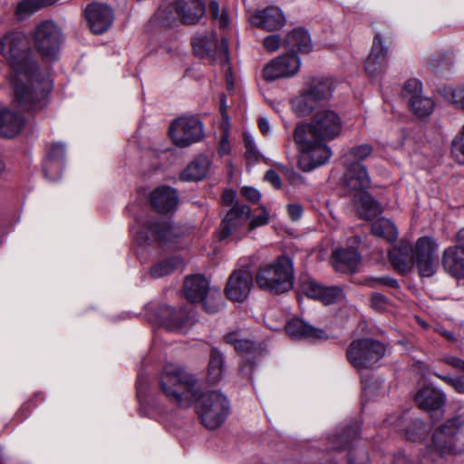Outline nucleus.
<instances>
[{
	"instance_id": "f257e3e1",
	"label": "nucleus",
	"mask_w": 464,
	"mask_h": 464,
	"mask_svg": "<svg viewBox=\"0 0 464 464\" xmlns=\"http://www.w3.org/2000/svg\"><path fill=\"white\" fill-rule=\"evenodd\" d=\"M0 53L8 63L14 102L25 112L37 113L47 104L52 81L42 71L22 33L8 32L0 39Z\"/></svg>"
},
{
	"instance_id": "f03ea898",
	"label": "nucleus",
	"mask_w": 464,
	"mask_h": 464,
	"mask_svg": "<svg viewBox=\"0 0 464 464\" xmlns=\"http://www.w3.org/2000/svg\"><path fill=\"white\" fill-rule=\"evenodd\" d=\"M160 389L179 408H188L198 401V415L208 430L218 428L229 413V402L225 395L216 391L202 393L198 379L179 365L169 363L164 366Z\"/></svg>"
},
{
	"instance_id": "7ed1b4c3",
	"label": "nucleus",
	"mask_w": 464,
	"mask_h": 464,
	"mask_svg": "<svg viewBox=\"0 0 464 464\" xmlns=\"http://www.w3.org/2000/svg\"><path fill=\"white\" fill-rule=\"evenodd\" d=\"M342 131L340 118H310L299 123L295 130L294 139L300 149L298 166L304 171L326 164L332 157L327 141L336 138Z\"/></svg>"
},
{
	"instance_id": "20e7f679",
	"label": "nucleus",
	"mask_w": 464,
	"mask_h": 464,
	"mask_svg": "<svg viewBox=\"0 0 464 464\" xmlns=\"http://www.w3.org/2000/svg\"><path fill=\"white\" fill-rule=\"evenodd\" d=\"M334 91L332 79H314L298 96L291 100L292 111L298 116H339L341 111L331 102Z\"/></svg>"
},
{
	"instance_id": "39448f33",
	"label": "nucleus",
	"mask_w": 464,
	"mask_h": 464,
	"mask_svg": "<svg viewBox=\"0 0 464 464\" xmlns=\"http://www.w3.org/2000/svg\"><path fill=\"white\" fill-rule=\"evenodd\" d=\"M464 425V417L456 416L435 429L431 443L427 445L419 464H443V459L456 454L455 438L459 429Z\"/></svg>"
},
{
	"instance_id": "423d86ee",
	"label": "nucleus",
	"mask_w": 464,
	"mask_h": 464,
	"mask_svg": "<svg viewBox=\"0 0 464 464\" xmlns=\"http://www.w3.org/2000/svg\"><path fill=\"white\" fill-rule=\"evenodd\" d=\"M294 268L290 258L282 256L261 266L256 273L257 286L274 294H283L293 287Z\"/></svg>"
},
{
	"instance_id": "0eeeda50",
	"label": "nucleus",
	"mask_w": 464,
	"mask_h": 464,
	"mask_svg": "<svg viewBox=\"0 0 464 464\" xmlns=\"http://www.w3.org/2000/svg\"><path fill=\"white\" fill-rule=\"evenodd\" d=\"M192 45L196 55L211 57L215 60H219L220 63L226 65L225 76L227 88L228 91H232L234 88V78L231 67L228 64L229 51L227 39L221 37V40L218 41L217 35L211 34L204 37L194 38Z\"/></svg>"
},
{
	"instance_id": "6e6552de",
	"label": "nucleus",
	"mask_w": 464,
	"mask_h": 464,
	"mask_svg": "<svg viewBox=\"0 0 464 464\" xmlns=\"http://www.w3.org/2000/svg\"><path fill=\"white\" fill-rule=\"evenodd\" d=\"M384 346L372 339L353 341L346 351L351 364L357 370L373 367L384 355Z\"/></svg>"
},
{
	"instance_id": "1a4fd4ad",
	"label": "nucleus",
	"mask_w": 464,
	"mask_h": 464,
	"mask_svg": "<svg viewBox=\"0 0 464 464\" xmlns=\"http://www.w3.org/2000/svg\"><path fill=\"white\" fill-rule=\"evenodd\" d=\"M32 40L44 58L55 59L63 43V34L54 22L44 21L32 32Z\"/></svg>"
},
{
	"instance_id": "9d476101",
	"label": "nucleus",
	"mask_w": 464,
	"mask_h": 464,
	"mask_svg": "<svg viewBox=\"0 0 464 464\" xmlns=\"http://www.w3.org/2000/svg\"><path fill=\"white\" fill-rule=\"evenodd\" d=\"M438 249L439 245L430 237H421L411 246V258L421 276L435 274L439 264Z\"/></svg>"
},
{
	"instance_id": "9b49d317",
	"label": "nucleus",
	"mask_w": 464,
	"mask_h": 464,
	"mask_svg": "<svg viewBox=\"0 0 464 464\" xmlns=\"http://www.w3.org/2000/svg\"><path fill=\"white\" fill-rule=\"evenodd\" d=\"M169 134L177 146L188 147L204 137L203 124L198 118H176Z\"/></svg>"
},
{
	"instance_id": "f8f14e48",
	"label": "nucleus",
	"mask_w": 464,
	"mask_h": 464,
	"mask_svg": "<svg viewBox=\"0 0 464 464\" xmlns=\"http://www.w3.org/2000/svg\"><path fill=\"white\" fill-rule=\"evenodd\" d=\"M159 322L169 332L185 333L195 322L192 306L185 305L175 309L169 305H161L158 312Z\"/></svg>"
},
{
	"instance_id": "ddd939ff",
	"label": "nucleus",
	"mask_w": 464,
	"mask_h": 464,
	"mask_svg": "<svg viewBox=\"0 0 464 464\" xmlns=\"http://www.w3.org/2000/svg\"><path fill=\"white\" fill-rule=\"evenodd\" d=\"M250 208L246 205L236 204L226 215L218 230L219 240L233 237L239 239L244 234V228L250 218Z\"/></svg>"
},
{
	"instance_id": "4468645a",
	"label": "nucleus",
	"mask_w": 464,
	"mask_h": 464,
	"mask_svg": "<svg viewBox=\"0 0 464 464\" xmlns=\"http://www.w3.org/2000/svg\"><path fill=\"white\" fill-rule=\"evenodd\" d=\"M301 61L295 53H285L271 60L263 69L266 81L295 76L300 70Z\"/></svg>"
},
{
	"instance_id": "2eb2a0df",
	"label": "nucleus",
	"mask_w": 464,
	"mask_h": 464,
	"mask_svg": "<svg viewBox=\"0 0 464 464\" xmlns=\"http://www.w3.org/2000/svg\"><path fill=\"white\" fill-rule=\"evenodd\" d=\"M252 285L253 276L249 268L235 270L227 280L226 295L234 302H243L248 297Z\"/></svg>"
},
{
	"instance_id": "dca6fc26",
	"label": "nucleus",
	"mask_w": 464,
	"mask_h": 464,
	"mask_svg": "<svg viewBox=\"0 0 464 464\" xmlns=\"http://www.w3.org/2000/svg\"><path fill=\"white\" fill-rule=\"evenodd\" d=\"M84 16L90 30L95 34L106 32L113 22L112 9L101 3H92L84 10Z\"/></svg>"
},
{
	"instance_id": "f3484780",
	"label": "nucleus",
	"mask_w": 464,
	"mask_h": 464,
	"mask_svg": "<svg viewBox=\"0 0 464 464\" xmlns=\"http://www.w3.org/2000/svg\"><path fill=\"white\" fill-rule=\"evenodd\" d=\"M249 20L256 27L267 32L278 31L286 23V18L281 8L274 5L256 10Z\"/></svg>"
},
{
	"instance_id": "a211bd4d",
	"label": "nucleus",
	"mask_w": 464,
	"mask_h": 464,
	"mask_svg": "<svg viewBox=\"0 0 464 464\" xmlns=\"http://www.w3.org/2000/svg\"><path fill=\"white\" fill-rule=\"evenodd\" d=\"M176 236L174 228L164 220H148L137 231L136 237L140 244L150 243L153 240L169 242Z\"/></svg>"
},
{
	"instance_id": "6ab92c4d",
	"label": "nucleus",
	"mask_w": 464,
	"mask_h": 464,
	"mask_svg": "<svg viewBox=\"0 0 464 464\" xmlns=\"http://www.w3.org/2000/svg\"><path fill=\"white\" fill-rule=\"evenodd\" d=\"M365 72L370 77H378L384 73L387 68V47L378 33L373 38L371 53L365 63Z\"/></svg>"
},
{
	"instance_id": "aec40b11",
	"label": "nucleus",
	"mask_w": 464,
	"mask_h": 464,
	"mask_svg": "<svg viewBox=\"0 0 464 464\" xmlns=\"http://www.w3.org/2000/svg\"><path fill=\"white\" fill-rule=\"evenodd\" d=\"M303 291L309 298L319 300L324 304H335L344 298V293L341 287L325 286L312 280L303 284Z\"/></svg>"
},
{
	"instance_id": "412c9836",
	"label": "nucleus",
	"mask_w": 464,
	"mask_h": 464,
	"mask_svg": "<svg viewBox=\"0 0 464 464\" xmlns=\"http://www.w3.org/2000/svg\"><path fill=\"white\" fill-rule=\"evenodd\" d=\"M406 414L389 415L384 420L386 427H392L395 431H405L408 440H421L427 432V425L420 420H415L409 427L405 426Z\"/></svg>"
},
{
	"instance_id": "4be33fe9",
	"label": "nucleus",
	"mask_w": 464,
	"mask_h": 464,
	"mask_svg": "<svg viewBox=\"0 0 464 464\" xmlns=\"http://www.w3.org/2000/svg\"><path fill=\"white\" fill-rule=\"evenodd\" d=\"M65 146L63 143L53 144L43 163L44 176L50 181H56L61 178L63 168Z\"/></svg>"
},
{
	"instance_id": "5701e85b",
	"label": "nucleus",
	"mask_w": 464,
	"mask_h": 464,
	"mask_svg": "<svg viewBox=\"0 0 464 464\" xmlns=\"http://www.w3.org/2000/svg\"><path fill=\"white\" fill-rule=\"evenodd\" d=\"M344 186L359 194L364 192L371 185V179L364 165L353 162L343 176Z\"/></svg>"
},
{
	"instance_id": "b1692460",
	"label": "nucleus",
	"mask_w": 464,
	"mask_h": 464,
	"mask_svg": "<svg viewBox=\"0 0 464 464\" xmlns=\"http://www.w3.org/2000/svg\"><path fill=\"white\" fill-rule=\"evenodd\" d=\"M150 204L160 213H168L174 210L179 202L178 193L168 186H161L150 194Z\"/></svg>"
},
{
	"instance_id": "393cba45",
	"label": "nucleus",
	"mask_w": 464,
	"mask_h": 464,
	"mask_svg": "<svg viewBox=\"0 0 464 464\" xmlns=\"http://www.w3.org/2000/svg\"><path fill=\"white\" fill-rule=\"evenodd\" d=\"M417 405L427 411H440L445 403V394L431 386L420 389L415 395Z\"/></svg>"
},
{
	"instance_id": "a878e982",
	"label": "nucleus",
	"mask_w": 464,
	"mask_h": 464,
	"mask_svg": "<svg viewBox=\"0 0 464 464\" xmlns=\"http://www.w3.org/2000/svg\"><path fill=\"white\" fill-rule=\"evenodd\" d=\"M389 259L392 266L401 274L410 272L411 267L414 266L410 242L402 240L397 246L391 249Z\"/></svg>"
},
{
	"instance_id": "bb28decb",
	"label": "nucleus",
	"mask_w": 464,
	"mask_h": 464,
	"mask_svg": "<svg viewBox=\"0 0 464 464\" xmlns=\"http://www.w3.org/2000/svg\"><path fill=\"white\" fill-rule=\"evenodd\" d=\"M283 46L292 53H309L313 44L309 33L304 28H295L283 40Z\"/></svg>"
},
{
	"instance_id": "cd10ccee",
	"label": "nucleus",
	"mask_w": 464,
	"mask_h": 464,
	"mask_svg": "<svg viewBox=\"0 0 464 464\" xmlns=\"http://www.w3.org/2000/svg\"><path fill=\"white\" fill-rule=\"evenodd\" d=\"M286 333L295 339L324 340L327 338L325 332L306 324L301 319H293L285 325Z\"/></svg>"
},
{
	"instance_id": "c85d7f7f",
	"label": "nucleus",
	"mask_w": 464,
	"mask_h": 464,
	"mask_svg": "<svg viewBox=\"0 0 464 464\" xmlns=\"http://www.w3.org/2000/svg\"><path fill=\"white\" fill-rule=\"evenodd\" d=\"M179 20L186 24H195L205 14L201 0H176Z\"/></svg>"
},
{
	"instance_id": "c756f323",
	"label": "nucleus",
	"mask_w": 464,
	"mask_h": 464,
	"mask_svg": "<svg viewBox=\"0 0 464 464\" xmlns=\"http://www.w3.org/2000/svg\"><path fill=\"white\" fill-rule=\"evenodd\" d=\"M210 290L208 279L201 275L188 276L184 281V294L191 303L200 302Z\"/></svg>"
},
{
	"instance_id": "7c9ffc66",
	"label": "nucleus",
	"mask_w": 464,
	"mask_h": 464,
	"mask_svg": "<svg viewBox=\"0 0 464 464\" xmlns=\"http://www.w3.org/2000/svg\"><path fill=\"white\" fill-rule=\"evenodd\" d=\"M360 262L359 254L353 248L335 249L332 254V264L334 268L341 273H351L355 271Z\"/></svg>"
},
{
	"instance_id": "2f4dec72",
	"label": "nucleus",
	"mask_w": 464,
	"mask_h": 464,
	"mask_svg": "<svg viewBox=\"0 0 464 464\" xmlns=\"http://www.w3.org/2000/svg\"><path fill=\"white\" fill-rule=\"evenodd\" d=\"M442 266L449 274L459 277L464 275V250L457 246L446 248L442 255Z\"/></svg>"
},
{
	"instance_id": "473e14b6",
	"label": "nucleus",
	"mask_w": 464,
	"mask_h": 464,
	"mask_svg": "<svg viewBox=\"0 0 464 464\" xmlns=\"http://www.w3.org/2000/svg\"><path fill=\"white\" fill-rule=\"evenodd\" d=\"M210 164V160L207 156L201 155L182 170L180 179L184 181H199L207 176Z\"/></svg>"
},
{
	"instance_id": "72a5a7b5",
	"label": "nucleus",
	"mask_w": 464,
	"mask_h": 464,
	"mask_svg": "<svg viewBox=\"0 0 464 464\" xmlns=\"http://www.w3.org/2000/svg\"><path fill=\"white\" fill-rule=\"evenodd\" d=\"M360 424L353 421L342 431L329 438L333 450H349L353 441L359 437Z\"/></svg>"
},
{
	"instance_id": "f704fd0d",
	"label": "nucleus",
	"mask_w": 464,
	"mask_h": 464,
	"mask_svg": "<svg viewBox=\"0 0 464 464\" xmlns=\"http://www.w3.org/2000/svg\"><path fill=\"white\" fill-rule=\"evenodd\" d=\"M25 125V118H0V136L13 139L23 131Z\"/></svg>"
},
{
	"instance_id": "c9c22d12",
	"label": "nucleus",
	"mask_w": 464,
	"mask_h": 464,
	"mask_svg": "<svg viewBox=\"0 0 464 464\" xmlns=\"http://www.w3.org/2000/svg\"><path fill=\"white\" fill-rule=\"evenodd\" d=\"M179 20L176 3L160 7L155 13L152 21L160 26H170Z\"/></svg>"
},
{
	"instance_id": "e433bc0d",
	"label": "nucleus",
	"mask_w": 464,
	"mask_h": 464,
	"mask_svg": "<svg viewBox=\"0 0 464 464\" xmlns=\"http://www.w3.org/2000/svg\"><path fill=\"white\" fill-rule=\"evenodd\" d=\"M372 233L379 237L385 238L387 241H394L398 236L394 224L390 219L383 218L372 223Z\"/></svg>"
},
{
	"instance_id": "4c0bfd02",
	"label": "nucleus",
	"mask_w": 464,
	"mask_h": 464,
	"mask_svg": "<svg viewBox=\"0 0 464 464\" xmlns=\"http://www.w3.org/2000/svg\"><path fill=\"white\" fill-rule=\"evenodd\" d=\"M223 363L222 354L216 348H212L208 369V380L210 383L215 384L222 378Z\"/></svg>"
},
{
	"instance_id": "58836bf2",
	"label": "nucleus",
	"mask_w": 464,
	"mask_h": 464,
	"mask_svg": "<svg viewBox=\"0 0 464 464\" xmlns=\"http://www.w3.org/2000/svg\"><path fill=\"white\" fill-rule=\"evenodd\" d=\"M356 203L359 205L362 216L370 219L381 213V206L369 194L362 192L359 194Z\"/></svg>"
},
{
	"instance_id": "ea45409f",
	"label": "nucleus",
	"mask_w": 464,
	"mask_h": 464,
	"mask_svg": "<svg viewBox=\"0 0 464 464\" xmlns=\"http://www.w3.org/2000/svg\"><path fill=\"white\" fill-rule=\"evenodd\" d=\"M181 264V260L177 256H171L156 263L150 270V275L153 278H160L172 273Z\"/></svg>"
},
{
	"instance_id": "a19ab883",
	"label": "nucleus",
	"mask_w": 464,
	"mask_h": 464,
	"mask_svg": "<svg viewBox=\"0 0 464 464\" xmlns=\"http://www.w3.org/2000/svg\"><path fill=\"white\" fill-rule=\"evenodd\" d=\"M409 106L415 116H430L435 103L432 99L420 95L417 99H411Z\"/></svg>"
},
{
	"instance_id": "79ce46f5",
	"label": "nucleus",
	"mask_w": 464,
	"mask_h": 464,
	"mask_svg": "<svg viewBox=\"0 0 464 464\" xmlns=\"http://www.w3.org/2000/svg\"><path fill=\"white\" fill-rule=\"evenodd\" d=\"M225 340L227 343L234 346L237 353L242 354L251 353L255 349V344L246 339L241 338V334L238 332H232L225 336Z\"/></svg>"
},
{
	"instance_id": "37998d69",
	"label": "nucleus",
	"mask_w": 464,
	"mask_h": 464,
	"mask_svg": "<svg viewBox=\"0 0 464 464\" xmlns=\"http://www.w3.org/2000/svg\"><path fill=\"white\" fill-rule=\"evenodd\" d=\"M200 302L208 314L218 313L223 306L222 295L218 288H211Z\"/></svg>"
},
{
	"instance_id": "c03bdc74",
	"label": "nucleus",
	"mask_w": 464,
	"mask_h": 464,
	"mask_svg": "<svg viewBox=\"0 0 464 464\" xmlns=\"http://www.w3.org/2000/svg\"><path fill=\"white\" fill-rule=\"evenodd\" d=\"M422 91V83L416 78H411L404 82L402 88V95L408 99V104L411 99H417L420 96Z\"/></svg>"
},
{
	"instance_id": "a18cd8bd",
	"label": "nucleus",
	"mask_w": 464,
	"mask_h": 464,
	"mask_svg": "<svg viewBox=\"0 0 464 464\" xmlns=\"http://www.w3.org/2000/svg\"><path fill=\"white\" fill-rule=\"evenodd\" d=\"M229 121L228 118H222L220 122V140L218 144V154L220 156L227 155L230 152V144L228 142Z\"/></svg>"
},
{
	"instance_id": "49530a36",
	"label": "nucleus",
	"mask_w": 464,
	"mask_h": 464,
	"mask_svg": "<svg viewBox=\"0 0 464 464\" xmlns=\"http://www.w3.org/2000/svg\"><path fill=\"white\" fill-rule=\"evenodd\" d=\"M428 65L434 73L443 74L450 70L452 63L444 55L438 54L429 59Z\"/></svg>"
},
{
	"instance_id": "de8ad7c7",
	"label": "nucleus",
	"mask_w": 464,
	"mask_h": 464,
	"mask_svg": "<svg viewBox=\"0 0 464 464\" xmlns=\"http://www.w3.org/2000/svg\"><path fill=\"white\" fill-rule=\"evenodd\" d=\"M451 154L459 163H464V126L451 142Z\"/></svg>"
},
{
	"instance_id": "09e8293b",
	"label": "nucleus",
	"mask_w": 464,
	"mask_h": 464,
	"mask_svg": "<svg viewBox=\"0 0 464 464\" xmlns=\"http://www.w3.org/2000/svg\"><path fill=\"white\" fill-rule=\"evenodd\" d=\"M41 9L38 0H24L16 8V14L23 18Z\"/></svg>"
},
{
	"instance_id": "8fccbe9b",
	"label": "nucleus",
	"mask_w": 464,
	"mask_h": 464,
	"mask_svg": "<svg viewBox=\"0 0 464 464\" xmlns=\"http://www.w3.org/2000/svg\"><path fill=\"white\" fill-rule=\"evenodd\" d=\"M372 147L369 144H362L352 148L345 157L353 158L356 160H363L371 155Z\"/></svg>"
},
{
	"instance_id": "3c124183",
	"label": "nucleus",
	"mask_w": 464,
	"mask_h": 464,
	"mask_svg": "<svg viewBox=\"0 0 464 464\" xmlns=\"http://www.w3.org/2000/svg\"><path fill=\"white\" fill-rule=\"evenodd\" d=\"M262 44L266 51L274 53L283 45V40L278 34H269L263 39Z\"/></svg>"
},
{
	"instance_id": "603ef678",
	"label": "nucleus",
	"mask_w": 464,
	"mask_h": 464,
	"mask_svg": "<svg viewBox=\"0 0 464 464\" xmlns=\"http://www.w3.org/2000/svg\"><path fill=\"white\" fill-rule=\"evenodd\" d=\"M209 11L211 15L218 20V24L220 28H226L227 26V16L224 12L220 13L219 5L216 1L210 2Z\"/></svg>"
},
{
	"instance_id": "864d4df0",
	"label": "nucleus",
	"mask_w": 464,
	"mask_h": 464,
	"mask_svg": "<svg viewBox=\"0 0 464 464\" xmlns=\"http://www.w3.org/2000/svg\"><path fill=\"white\" fill-rule=\"evenodd\" d=\"M438 378L450 385L457 392L464 393V375L452 378L448 375L435 374Z\"/></svg>"
},
{
	"instance_id": "5fc2aeb1",
	"label": "nucleus",
	"mask_w": 464,
	"mask_h": 464,
	"mask_svg": "<svg viewBox=\"0 0 464 464\" xmlns=\"http://www.w3.org/2000/svg\"><path fill=\"white\" fill-rule=\"evenodd\" d=\"M260 214L255 216L248 224V230L266 225L269 222V214L265 207H260Z\"/></svg>"
},
{
	"instance_id": "6e6d98bb",
	"label": "nucleus",
	"mask_w": 464,
	"mask_h": 464,
	"mask_svg": "<svg viewBox=\"0 0 464 464\" xmlns=\"http://www.w3.org/2000/svg\"><path fill=\"white\" fill-rule=\"evenodd\" d=\"M244 143L246 147V155L248 160H257L259 153L256 150L253 138L247 133L244 134Z\"/></svg>"
},
{
	"instance_id": "4d7b16f0",
	"label": "nucleus",
	"mask_w": 464,
	"mask_h": 464,
	"mask_svg": "<svg viewBox=\"0 0 464 464\" xmlns=\"http://www.w3.org/2000/svg\"><path fill=\"white\" fill-rule=\"evenodd\" d=\"M289 218L292 221L299 220L304 213V208L299 203H290L286 206Z\"/></svg>"
},
{
	"instance_id": "13d9d810",
	"label": "nucleus",
	"mask_w": 464,
	"mask_h": 464,
	"mask_svg": "<svg viewBox=\"0 0 464 464\" xmlns=\"http://www.w3.org/2000/svg\"><path fill=\"white\" fill-rule=\"evenodd\" d=\"M371 304L375 310L383 311L388 305V300L383 295L380 293H374L372 295Z\"/></svg>"
},
{
	"instance_id": "bf43d9fd",
	"label": "nucleus",
	"mask_w": 464,
	"mask_h": 464,
	"mask_svg": "<svg viewBox=\"0 0 464 464\" xmlns=\"http://www.w3.org/2000/svg\"><path fill=\"white\" fill-rule=\"evenodd\" d=\"M241 195L252 203H257L261 198L260 192L252 187H244L241 188Z\"/></svg>"
},
{
	"instance_id": "052dcab7",
	"label": "nucleus",
	"mask_w": 464,
	"mask_h": 464,
	"mask_svg": "<svg viewBox=\"0 0 464 464\" xmlns=\"http://www.w3.org/2000/svg\"><path fill=\"white\" fill-rule=\"evenodd\" d=\"M375 284L386 285L392 288H397L399 286L397 280L388 276H382L371 279V285L374 286Z\"/></svg>"
},
{
	"instance_id": "680f3d73",
	"label": "nucleus",
	"mask_w": 464,
	"mask_h": 464,
	"mask_svg": "<svg viewBox=\"0 0 464 464\" xmlns=\"http://www.w3.org/2000/svg\"><path fill=\"white\" fill-rule=\"evenodd\" d=\"M265 179L269 182L276 188H281V179L276 171L269 169L265 175Z\"/></svg>"
},
{
	"instance_id": "e2e57ef3",
	"label": "nucleus",
	"mask_w": 464,
	"mask_h": 464,
	"mask_svg": "<svg viewBox=\"0 0 464 464\" xmlns=\"http://www.w3.org/2000/svg\"><path fill=\"white\" fill-rule=\"evenodd\" d=\"M445 362L449 365H450L454 368L459 369L464 372V361L463 360L457 358V357H448L445 359Z\"/></svg>"
},
{
	"instance_id": "0e129e2a",
	"label": "nucleus",
	"mask_w": 464,
	"mask_h": 464,
	"mask_svg": "<svg viewBox=\"0 0 464 464\" xmlns=\"http://www.w3.org/2000/svg\"><path fill=\"white\" fill-rule=\"evenodd\" d=\"M236 198V193L233 190H226L222 195V200L226 205H231Z\"/></svg>"
},
{
	"instance_id": "69168bd1",
	"label": "nucleus",
	"mask_w": 464,
	"mask_h": 464,
	"mask_svg": "<svg viewBox=\"0 0 464 464\" xmlns=\"http://www.w3.org/2000/svg\"><path fill=\"white\" fill-rule=\"evenodd\" d=\"M393 463L394 464H411V461L408 459L406 454L400 452L394 456Z\"/></svg>"
},
{
	"instance_id": "338daca9",
	"label": "nucleus",
	"mask_w": 464,
	"mask_h": 464,
	"mask_svg": "<svg viewBox=\"0 0 464 464\" xmlns=\"http://www.w3.org/2000/svg\"><path fill=\"white\" fill-rule=\"evenodd\" d=\"M457 245L459 250H464V228L460 229L456 235Z\"/></svg>"
},
{
	"instance_id": "774afa93",
	"label": "nucleus",
	"mask_w": 464,
	"mask_h": 464,
	"mask_svg": "<svg viewBox=\"0 0 464 464\" xmlns=\"http://www.w3.org/2000/svg\"><path fill=\"white\" fill-rule=\"evenodd\" d=\"M259 129L263 134H268L270 132L269 122L266 118H260Z\"/></svg>"
}]
</instances>
